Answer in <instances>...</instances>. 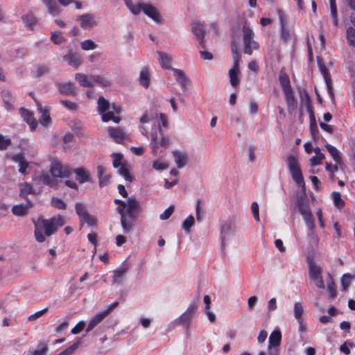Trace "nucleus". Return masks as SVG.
Listing matches in <instances>:
<instances>
[{
	"mask_svg": "<svg viewBox=\"0 0 355 355\" xmlns=\"http://www.w3.org/2000/svg\"><path fill=\"white\" fill-rule=\"evenodd\" d=\"M35 224V237L37 241L44 242L45 236H50L65 224L64 217L60 215L55 216L49 219L39 218Z\"/></svg>",
	"mask_w": 355,
	"mask_h": 355,
	"instance_id": "1",
	"label": "nucleus"
},
{
	"mask_svg": "<svg viewBox=\"0 0 355 355\" xmlns=\"http://www.w3.org/2000/svg\"><path fill=\"white\" fill-rule=\"evenodd\" d=\"M125 6L135 15H139L142 10L143 12L157 24L164 23V19L157 7L149 3H139L134 4L132 0H123Z\"/></svg>",
	"mask_w": 355,
	"mask_h": 355,
	"instance_id": "2",
	"label": "nucleus"
},
{
	"mask_svg": "<svg viewBox=\"0 0 355 355\" xmlns=\"http://www.w3.org/2000/svg\"><path fill=\"white\" fill-rule=\"evenodd\" d=\"M98 112L102 115V121L103 122H107L110 120H112L114 123H119L121 121V118L114 116V113H120L121 108L116 104L111 105L107 100L104 97L100 96L98 99Z\"/></svg>",
	"mask_w": 355,
	"mask_h": 355,
	"instance_id": "3",
	"label": "nucleus"
},
{
	"mask_svg": "<svg viewBox=\"0 0 355 355\" xmlns=\"http://www.w3.org/2000/svg\"><path fill=\"white\" fill-rule=\"evenodd\" d=\"M198 307L197 302H192L190 303L186 311L182 313L178 318L174 320L171 325L182 326L186 330L187 334L189 336L191 334V322L196 315V310Z\"/></svg>",
	"mask_w": 355,
	"mask_h": 355,
	"instance_id": "4",
	"label": "nucleus"
},
{
	"mask_svg": "<svg viewBox=\"0 0 355 355\" xmlns=\"http://www.w3.org/2000/svg\"><path fill=\"white\" fill-rule=\"evenodd\" d=\"M286 163L293 181L299 187L305 190V183L297 157L289 155L287 157Z\"/></svg>",
	"mask_w": 355,
	"mask_h": 355,
	"instance_id": "5",
	"label": "nucleus"
},
{
	"mask_svg": "<svg viewBox=\"0 0 355 355\" xmlns=\"http://www.w3.org/2000/svg\"><path fill=\"white\" fill-rule=\"evenodd\" d=\"M254 33L249 24H245L242 28L243 52L252 55L254 50L259 49V43L254 40Z\"/></svg>",
	"mask_w": 355,
	"mask_h": 355,
	"instance_id": "6",
	"label": "nucleus"
},
{
	"mask_svg": "<svg viewBox=\"0 0 355 355\" xmlns=\"http://www.w3.org/2000/svg\"><path fill=\"white\" fill-rule=\"evenodd\" d=\"M168 146L169 140L163 136L160 128L158 129V132H153L151 134L150 147L153 155L157 156L162 152L161 148H166Z\"/></svg>",
	"mask_w": 355,
	"mask_h": 355,
	"instance_id": "7",
	"label": "nucleus"
},
{
	"mask_svg": "<svg viewBox=\"0 0 355 355\" xmlns=\"http://www.w3.org/2000/svg\"><path fill=\"white\" fill-rule=\"evenodd\" d=\"M141 210L139 202L133 196L129 198L125 202V213L126 218L130 221H133L137 218Z\"/></svg>",
	"mask_w": 355,
	"mask_h": 355,
	"instance_id": "8",
	"label": "nucleus"
},
{
	"mask_svg": "<svg viewBox=\"0 0 355 355\" xmlns=\"http://www.w3.org/2000/svg\"><path fill=\"white\" fill-rule=\"evenodd\" d=\"M76 213L80 218V227L85 223L92 227L96 224V217L90 215L86 206L82 202H77L75 205Z\"/></svg>",
	"mask_w": 355,
	"mask_h": 355,
	"instance_id": "9",
	"label": "nucleus"
},
{
	"mask_svg": "<svg viewBox=\"0 0 355 355\" xmlns=\"http://www.w3.org/2000/svg\"><path fill=\"white\" fill-rule=\"evenodd\" d=\"M50 172L53 177L55 178H69L71 173V168L63 164L60 162H53L51 164Z\"/></svg>",
	"mask_w": 355,
	"mask_h": 355,
	"instance_id": "10",
	"label": "nucleus"
},
{
	"mask_svg": "<svg viewBox=\"0 0 355 355\" xmlns=\"http://www.w3.org/2000/svg\"><path fill=\"white\" fill-rule=\"evenodd\" d=\"M114 203L118 205L116 210L121 216V224L123 230V232L125 234L129 233L132 230L134 223L126 218L125 213V202L121 200L115 199Z\"/></svg>",
	"mask_w": 355,
	"mask_h": 355,
	"instance_id": "11",
	"label": "nucleus"
},
{
	"mask_svg": "<svg viewBox=\"0 0 355 355\" xmlns=\"http://www.w3.org/2000/svg\"><path fill=\"white\" fill-rule=\"evenodd\" d=\"M191 32L198 40L200 45L205 47V22L200 21H193L191 24Z\"/></svg>",
	"mask_w": 355,
	"mask_h": 355,
	"instance_id": "12",
	"label": "nucleus"
},
{
	"mask_svg": "<svg viewBox=\"0 0 355 355\" xmlns=\"http://www.w3.org/2000/svg\"><path fill=\"white\" fill-rule=\"evenodd\" d=\"M128 270L129 265L126 263V261H123L117 268L113 271L112 284H121L123 279Z\"/></svg>",
	"mask_w": 355,
	"mask_h": 355,
	"instance_id": "13",
	"label": "nucleus"
},
{
	"mask_svg": "<svg viewBox=\"0 0 355 355\" xmlns=\"http://www.w3.org/2000/svg\"><path fill=\"white\" fill-rule=\"evenodd\" d=\"M80 22V25L83 29H89L97 26V21L93 14H84L80 15L76 19Z\"/></svg>",
	"mask_w": 355,
	"mask_h": 355,
	"instance_id": "14",
	"label": "nucleus"
},
{
	"mask_svg": "<svg viewBox=\"0 0 355 355\" xmlns=\"http://www.w3.org/2000/svg\"><path fill=\"white\" fill-rule=\"evenodd\" d=\"M62 59L64 61L67 62L69 65L75 69H77L82 64L81 56L72 50H69L68 53L62 57Z\"/></svg>",
	"mask_w": 355,
	"mask_h": 355,
	"instance_id": "15",
	"label": "nucleus"
},
{
	"mask_svg": "<svg viewBox=\"0 0 355 355\" xmlns=\"http://www.w3.org/2000/svg\"><path fill=\"white\" fill-rule=\"evenodd\" d=\"M56 86L60 93L66 96H75L77 92V87L71 82L58 83Z\"/></svg>",
	"mask_w": 355,
	"mask_h": 355,
	"instance_id": "16",
	"label": "nucleus"
},
{
	"mask_svg": "<svg viewBox=\"0 0 355 355\" xmlns=\"http://www.w3.org/2000/svg\"><path fill=\"white\" fill-rule=\"evenodd\" d=\"M171 69L173 72V75L177 83L180 85L182 89H185L191 83V80L187 76L182 70L178 69Z\"/></svg>",
	"mask_w": 355,
	"mask_h": 355,
	"instance_id": "17",
	"label": "nucleus"
},
{
	"mask_svg": "<svg viewBox=\"0 0 355 355\" xmlns=\"http://www.w3.org/2000/svg\"><path fill=\"white\" fill-rule=\"evenodd\" d=\"M12 161L19 164V172L23 175L28 173V162L26 159L23 153H17L12 156Z\"/></svg>",
	"mask_w": 355,
	"mask_h": 355,
	"instance_id": "18",
	"label": "nucleus"
},
{
	"mask_svg": "<svg viewBox=\"0 0 355 355\" xmlns=\"http://www.w3.org/2000/svg\"><path fill=\"white\" fill-rule=\"evenodd\" d=\"M75 80L83 87H94L93 75H87L83 73H76Z\"/></svg>",
	"mask_w": 355,
	"mask_h": 355,
	"instance_id": "19",
	"label": "nucleus"
},
{
	"mask_svg": "<svg viewBox=\"0 0 355 355\" xmlns=\"http://www.w3.org/2000/svg\"><path fill=\"white\" fill-rule=\"evenodd\" d=\"M108 134L110 137L116 142L121 143L127 137L124 130L119 128H108Z\"/></svg>",
	"mask_w": 355,
	"mask_h": 355,
	"instance_id": "20",
	"label": "nucleus"
},
{
	"mask_svg": "<svg viewBox=\"0 0 355 355\" xmlns=\"http://www.w3.org/2000/svg\"><path fill=\"white\" fill-rule=\"evenodd\" d=\"M172 154L178 168H182L187 164L188 156L185 152L175 150L172 152Z\"/></svg>",
	"mask_w": 355,
	"mask_h": 355,
	"instance_id": "21",
	"label": "nucleus"
},
{
	"mask_svg": "<svg viewBox=\"0 0 355 355\" xmlns=\"http://www.w3.org/2000/svg\"><path fill=\"white\" fill-rule=\"evenodd\" d=\"M19 111L21 116L23 117L24 120L29 125L31 130H34L37 125V122L34 119L33 113L24 108H21Z\"/></svg>",
	"mask_w": 355,
	"mask_h": 355,
	"instance_id": "22",
	"label": "nucleus"
},
{
	"mask_svg": "<svg viewBox=\"0 0 355 355\" xmlns=\"http://www.w3.org/2000/svg\"><path fill=\"white\" fill-rule=\"evenodd\" d=\"M282 340V333L279 329H275L268 339V348H279Z\"/></svg>",
	"mask_w": 355,
	"mask_h": 355,
	"instance_id": "23",
	"label": "nucleus"
},
{
	"mask_svg": "<svg viewBox=\"0 0 355 355\" xmlns=\"http://www.w3.org/2000/svg\"><path fill=\"white\" fill-rule=\"evenodd\" d=\"M32 207V202L28 200L26 205L22 204L14 205L12 208V212L15 216H24L27 214L28 209Z\"/></svg>",
	"mask_w": 355,
	"mask_h": 355,
	"instance_id": "24",
	"label": "nucleus"
},
{
	"mask_svg": "<svg viewBox=\"0 0 355 355\" xmlns=\"http://www.w3.org/2000/svg\"><path fill=\"white\" fill-rule=\"evenodd\" d=\"M277 14L282 27V38L284 40L287 41L290 38V31L286 26V17L281 10H277Z\"/></svg>",
	"mask_w": 355,
	"mask_h": 355,
	"instance_id": "25",
	"label": "nucleus"
},
{
	"mask_svg": "<svg viewBox=\"0 0 355 355\" xmlns=\"http://www.w3.org/2000/svg\"><path fill=\"white\" fill-rule=\"evenodd\" d=\"M107 311H102L98 313L89 322L86 329V331H92L96 325H98L106 316Z\"/></svg>",
	"mask_w": 355,
	"mask_h": 355,
	"instance_id": "26",
	"label": "nucleus"
},
{
	"mask_svg": "<svg viewBox=\"0 0 355 355\" xmlns=\"http://www.w3.org/2000/svg\"><path fill=\"white\" fill-rule=\"evenodd\" d=\"M42 3L46 6L49 14L52 16H57L61 12V9L55 0H42Z\"/></svg>",
	"mask_w": 355,
	"mask_h": 355,
	"instance_id": "27",
	"label": "nucleus"
},
{
	"mask_svg": "<svg viewBox=\"0 0 355 355\" xmlns=\"http://www.w3.org/2000/svg\"><path fill=\"white\" fill-rule=\"evenodd\" d=\"M158 60L162 68L169 69L171 68V56L164 52L157 51Z\"/></svg>",
	"mask_w": 355,
	"mask_h": 355,
	"instance_id": "28",
	"label": "nucleus"
},
{
	"mask_svg": "<svg viewBox=\"0 0 355 355\" xmlns=\"http://www.w3.org/2000/svg\"><path fill=\"white\" fill-rule=\"evenodd\" d=\"M319 67H320V73L323 76V78L325 80L326 85H327V89H328V93L331 97H333L332 87H331V77L328 73V70H327V67H325V65L320 63V62H319Z\"/></svg>",
	"mask_w": 355,
	"mask_h": 355,
	"instance_id": "29",
	"label": "nucleus"
},
{
	"mask_svg": "<svg viewBox=\"0 0 355 355\" xmlns=\"http://www.w3.org/2000/svg\"><path fill=\"white\" fill-rule=\"evenodd\" d=\"M37 106L38 111L42 114L40 123L44 126L49 125L51 122L49 110L46 108H44L40 103H37Z\"/></svg>",
	"mask_w": 355,
	"mask_h": 355,
	"instance_id": "30",
	"label": "nucleus"
},
{
	"mask_svg": "<svg viewBox=\"0 0 355 355\" xmlns=\"http://www.w3.org/2000/svg\"><path fill=\"white\" fill-rule=\"evenodd\" d=\"M73 172L76 174V180L80 183H85L89 181V173L83 168H77L74 169Z\"/></svg>",
	"mask_w": 355,
	"mask_h": 355,
	"instance_id": "31",
	"label": "nucleus"
},
{
	"mask_svg": "<svg viewBox=\"0 0 355 355\" xmlns=\"http://www.w3.org/2000/svg\"><path fill=\"white\" fill-rule=\"evenodd\" d=\"M105 168L103 166H98L97 167V174L99 179V185L103 187L107 185L110 180V175L105 173Z\"/></svg>",
	"mask_w": 355,
	"mask_h": 355,
	"instance_id": "32",
	"label": "nucleus"
},
{
	"mask_svg": "<svg viewBox=\"0 0 355 355\" xmlns=\"http://www.w3.org/2000/svg\"><path fill=\"white\" fill-rule=\"evenodd\" d=\"M284 93L285 95L288 111L292 112L296 108V101L293 93V89H291L284 91Z\"/></svg>",
	"mask_w": 355,
	"mask_h": 355,
	"instance_id": "33",
	"label": "nucleus"
},
{
	"mask_svg": "<svg viewBox=\"0 0 355 355\" xmlns=\"http://www.w3.org/2000/svg\"><path fill=\"white\" fill-rule=\"evenodd\" d=\"M309 274L311 279L322 275V268L313 260L309 261Z\"/></svg>",
	"mask_w": 355,
	"mask_h": 355,
	"instance_id": "34",
	"label": "nucleus"
},
{
	"mask_svg": "<svg viewBox=\"0 0 355 355\" xmlns=\"http://www.w3.org/2000/svg\"><path fill=\"white\" fill-rule=\"evenodd\" d=\"M39 180L43 184L51 187H56L58 185V181L55 179V178L51 177L48 173H42L39 176Z\"/></svg>",
	"mask_w": 355,
	"mask_h": 355,
	"instance_id": "35",
	"label": "nucleus"
},
{
	"mask_svg": "<svg viewBox=\"0 0 355 355\" xmlns=\"http://www.w3.org/2000/svg\"><path fill=\"white\" fill-rule=\"evenodd\" d=\"M23 23L24 25L30 28L31 30H33L35 24H37L36 17L32 14H27L21 17Z\"/></svg>",
	"mask_w": 355,
	"mask_h": 355,
	"instance_id": "36",
	"label": "nucleus"
},
{
	"mask_svg": "<svg viewBox=\"0 0 355 355\" xmlns=\"http://www.w3.org/2000/svg\"><path fill=\"white\" fill-rule=\"evenodd\" d=\"M94 87L98 85L103 87L110 86V81L105 76L101 75H93Z\"/></svg>",
	"mask_w": 355,
	"mask_h": 355,
	"instance_id": "37",
	"label": "nucleus"
},
{
	"mask_svg": "<svg viewBox=\"0 0 355 355\" xmlns=\"http://www.w3.org/2000/svg\"><path fill=\"white\" fill-rule=\"evenodd\" d=\"M139 83L144 87L147 88L150 83V74L147 68H143L139 75Z\"/></svg>",
	"mask_w": 355,
	"mask_h": 355,
	"instance_id": "38",
	"label": "nucleus"
},
{
	"mask_svg": "<svg viewBox=\"0 0 355 355\" xmlns=\"http://www.w3.org/2000/svg\"><path fill=\"white\" fill-rule=\"evenodd\" d=\"M325 148H327L329 154L331 155L334 162H336L337 164H340L342 159L340 155V152L338 150V149L330 144L325 145Z\"/></svg>",
	"mask_w": 355,
	"mask_h": 355,
	"instance_id": "39",
	"label": "nucleus"
},
{
	"mask_svg": "<svg viewBox=\"0 0 355 355\" xmlns=\"http://www.w3.org/2000/svg\"><path fill=\"white\" fill-rule=\"evenodd\" d=\"M279 79L283 92L292 89L290 85L289 78L286 73L283 71L280 72Z\"/></svg>",
	"mask_w": 355,
	"mask_h": 355,
	"instance_id": "40",
	"label": "nucleus"
},
{
	"mask_svg": "<svg viewBox=\"0 0 355 355\" xmlns=\"http://www.w3.org/2000/svg\"><path fill=\"white\" fill-rule=\"evenodd\" d=\"M306 227L308 230L307 236L309 241L314 244H317L319 242L320 238L316 233L315 225H313L312 227H311L310 226Z\"/></svg>",
	"mask_w": 355,
	"mask_h": 355,
	"instance_id": "41",
	"label": "nucleus"
},
{
	"mask_svg": "<svg viewBox=\"0 0 355 355\" xmlns=\"http://www.w3.org/2000/svg\"><path fill=\"white\" fill-rule=\"evenodd\" d=\"M304 306L302 302H295L294 304L293 314L297 320H303Z\"/></svg>",
	"mask_w": 355,
	"mask_h": 355,
	"instance_id": "42",
	"label": "nucleus"
},
{
	"mask_svg": "<svg viewBox=\"0 0 355 355\" xmlns=\"http://www.w3.org/2000/svg\"><path fill=\"white\" fill-rule=\"evenodd\" d=\"M332 200L335 206L339 209L343 208L345 205L344 200L341 198L340 193L337 191H334L331 193Z\"/></svg>",
	"mask_w": 355,
	"mask_h": 355,
	"instance_id": "43",
	"label": "nucleus"
},
{
	"mask_svg": "<svg viewBox=\"0 0 355 355\" xmlns=\"http://www.w3.org/2000/svg\"><path fill=\"white\" fill-rule=\"evenodd\" d=\"M34 193V189H33L32 186L27 183L24 182L20 184V196L25 197V196L28 194H31Z\"/></svg>",
	"mask_w": 355,
	"mask_h": 355,
	"instance_id": "44",
	"label": "nucleus"
},
{
	"mask_svg": "<svg viewBox=\"0 0 355 355\" xmlns=\"http://www.w3.org/2000/svg\"><path fill=\"white\" fill-rule=\"evenodd\" d=\"M301 215L302 216L306 227L310 226L312 227L313 225H315L313 216L311 210H309L306 212L304 211V213Z\"/></svg>",
	"mask_w": 355,
	"mask_h": 355,
	"instance_id": "45",
	"label": "nucleus"
},
{
	"mask_svg": "<svg viewBox=\"0 0 355 355\" xmlns=\"http://www.w3.org/2000/svg\"><path fill=\"white\" fill-rule=\"evenodd\" d=\"M80 47L84 51H89L96 49L97 44L92 40L88 39L80 43Z\"/></svg>",
	"mask_w": 355,
	"mask_h": 355,
	"instance_id": "46",
	"label": "nucleus"
},
{
	"mask_svg": "<svg viewBox=\"0 0 355 355\" xmlns=\"http://www.w3.org/2000/svg\"><path fill=\"white\" fill-rule=\"evenodd\" d=\"M51 40L55 44H60L64 42V37L61 32H53L51 33Z\"/></svg>",
	"mask_w": 355,
	"mask_h": 355,
	"instance_id": "47",
	"label": "nucleus"
},
{
	"mask_svg": "<svg viewBox=\"0 0 355 355\" xmlns=\"http://www.w3.org/2000/svg\"><path fill=\"white\" fill-rule=\"evenodd\" d=\"M347 39L349 45L355 46V29L354 28L349 27L347 29Z\"/></svg>",
	"mask_w": 355,
	"mask_h": 355,
	"instance_id": "48",
	"label": "nucleus"
},
{
	"mask_svg": "<svg viewBox=\"0 0 355 355\" xmlns=\"http://www.w3.org/2000/svg\"><path fill=\"white\" fill-rule=\"evenodd\" d=\"M51 205L58 209H65L67 207L66 203L61 198L55 197L52 198Z\"/></svg>",
	"mask_w": 355,
	"mask_h": 355,
	"instance_id": "49",
	"label": "nucleus"
},
{
	"mask_svg": "<svg viewBox=\"0 0 355 355\" xmlns=\"http://www.w3.org/2000/svg\"><path fill=\"white\" fill-rule=\"evenodd\" d=\"M194 224V218L192 215L189 216L183 222L182 227L186 232H189L190 228Z\"/></svg>",
	"mask_w": 355,
	"mask_h": 355,
	"instance_id": "50",
	"label": "nucleus"
},
{
	"mask_svg": "<svg viewBox=\"0 0 355 355\" xmlns=\"http://www.w3.org/2000/svg\"><path fill=\"white\" fill-rule=\"evenodd\" d=\"M119 173L122 175L126 181L130 182L132 181V178L130 175L128 169L124 165L121 166L119 169Z\"/></svg>",
	"mask_w": 355,
	"mask_h": 355,
	"instance_id": "51",
	"label": "nucleus"
},
{
	"mask_svg": "<svg viewBox=\"0 0 355 355\" xmlns=\"http://www.w3.org/2000/svg\"><path fill=\"white\" fill-rule=\"evenodd\" d=\"M47 349L46 344L40 343L37 345V349L32 352L31 355H45Z\"/></svg>",
	"mask_w": 355,
	"mask_h": 355,
	"instance_id": "52",
	"label": "nucleus"
},
{
	"mask_svg": "<svg viewBox=\"0 0 355 355\" xmlns=\"http://www.w3.org/2000/svg\"><path fill=\"white\" fill-rule=\"evenodd\" d=\"M153 168L157 171H162L168 168L167 162L155 160L153 162Z\"/></svg>",
	"mask_w": 355,
	"mask_h": 355,
	"instance_id": "53",
	"label": "nucleus"
},
{
	"mask_svg": "<svg viewBox=\"0 0 355 355\" xmlns=\"http://www.w3.org/2000/svg\"><path fill=\"white\" fill-rule=\"evenodd\" d=\"M80 344V339H78L75 343H73L71 345L67 347L64 350V352L66 355H71L73 354L76 350L78 349V346Z\"/></svg>",
	"mask_w": 355,
	"mask_h": 355,
	"instance_id": "54",
	"label": "nucleus"
},
{
	"mask_svg": "<svg viewBox=\"0 0 355 355\" xmlns=\"http://www.w3.org/2000/svg\"><path fill=\"white\" fill-rule=\"evenodd\" d=\"M352 279V276L349 274H345L343 275L341 278V284L343 288V290L346 291L349 287L351 281Z\"/></svg>",
	"mask_w": 355,
	"mask_h": 355,
	"instance_id": "55",
	"label": "nucleus"
},
{
	"mask_svg": "<svg viewBox=\"0 0 355 355\" xmlns=\"http://www.w3.org/2000/svg\"><path fill=\"white\" fill-rule=\"evenodd\" d=\"M239 73L229 71L230 82L232 87H236L239 84Z\"/></svg>",
	"mask_w": 355,
	"mask_h": 355,
	"instance_id": "56",
	"label": "nucleus"
},
{
	"mask_svg": "<svg viewBox=\"0 0 355 355\" xmlns=\"http://www.w3.org/2000/svg\"><path fill=\"white\" fill-rule=\"evenodd\" d=\"M175 207L174 205H170L162 214H160L159 218L160 220H164L169 218V217L172 215L174 211Z\"/></svg>",
	"mask_w": 355,
	"mask_h": 355,
	"instance_id": "57",
	"label": "nucleus"
},
{
	"mask_svg": "<svg viewBox=\"0 0 355 355\" xmlns=\"http://www.w3.org/2000/svg\"><path fill=\"white\" fill-rule=\"evenodd\" d=\"M112 165L114 168H117L121 166V160L123 159V155L120 153H113L112 155Z\"/></svg>",
	"mask_w": 355,
	"mask_h": 355,
	"instance_id": "58",
	"label": "nucleus"
},
{
	"mask_svg": "<svg viewBox=\"0 0 355 355\" xmlns=\"http://www.w3.org/2000/svg\"><path fill=\"white\" fill-rule=\"evenodd\" d=\"M60 103L69 110H76L78 108V105L70 101L62 100Z\"/></svg>",
	"mask_w": 355,
	"mask_h": 355,
	"instance_id": "59",
	"label": "nucleus"
},
{
	"mask_svg": "<svg viewBox=\"0 0 355 355\" xmlns=\"http://www.w3.org/2000/svg\"><path fill=\"white\" fill-rule=\"evenodd\" d=\"M251 210L252 213L256 221L259 222L260 220L259 215V205L256 202H254L251 205Z\"/></svg>",
	"mask_w": 355,
	"mask_h": 355,
	"instance_id": "60",
	"label": "nucleus"
},
{
	"mask_svg": "<svg viewBox=\"0 0 355 355\" xmlns=\"http://www.w3.org/2000/svg\"><path fill=\"white\" fill-rule=\"evenodd\" d=\"M85 325L84 321H80L71 331L72 334H78L83 331Z\"/></svg>",
	"mask_w": 355,
	"mask_h": 355,
	"instance_id": "61",
	"label": "nucleus"
},
{
	"mask_svg": "<svg viewBox=\"0 0 355 355\" xmlns=\"http://www.w3.org/2000/svg\"><path fill=\"white\" fill-rule=\"evenodd\" d=\"M47 308H45L42 310H40L39 311H37L35 312V313L31 315L29 317H28V320L29 321H35V320H37V318H40L41 316H42L46 311H47Z\"/></svg>",
	"mask_w": 355,
	"mask_h": 355,
	"instance_id": "62",
	"label": "nucleus"
},
{
	"mask_svg": "<svg viewBox=\"0 0 355 355\" xmlns=\"http://www.w3.org/2000/svg\"><path fill=\"white\" fill-rule=\"evenodd\" d=\"M10 143V139L5 138L3 135H0V150L6 149Z\"/></svg>",
	"mask_w": 355,
	"mask_h": 355,
	"instance_id": "63",
	"label": "nucleus"
},
{
	"mask_svg": "<svg viewBox=\"0 0 355 355\" xmlns=\"http://www.w3.org/2000/svg\"><path fill=\"white\" fill-rule=\"evenodd\" d=\"M311 279L315 282V284L318 288L322 289H324L325 288L324 282L322 279V275L317 276V277H313Z\"/></svg>",
	"mask_w": 355,
	"mask_h": 355,
	"instance_id": "64",
	"label": "nucleus"
}]
</instances>
